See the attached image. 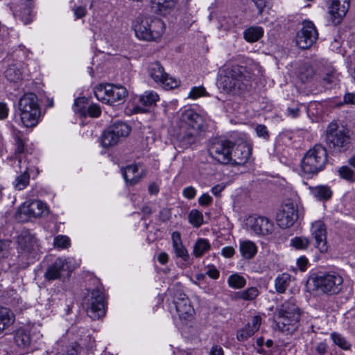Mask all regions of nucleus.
<instances>
[{
  "mask_svg": "<svg viewBox=\"0 0 355 355\" xmlns=\"http://www.w3.org/2000/svg\"><path fill=\"white\" fill-rule=\"evenodd\" d=\"M204 123L202 116L192 109L185 110L179 114L175 136L182 148L195 143Z\"/></svg>",
  "mask_w": 355,
  "mask_h": 355,
  "instance_id": "obj_1",
  "label": "nucleus"
},
{
  "mask_svg": "<svg viewBox=\"0 0 355 355\" xmlns=\"http://www.w3.org/2000/svg\"><path fill=\"white\" fill-rule=\"evenodd\" d=\"M252 78L250 69L243 66H224L219 71L217 87L219 89H243L247 87Z\"/></svg>",
  "mask_w": 355,
  "mask_h": 355,
  "instance_id": "obj_2",
  "label": "nucleus"
},
{
  "mask_svg": "<svg viewBox=\"0 0 355 355\" xmlns=\"http://www.w3.org/2000/svg\"><path fill=\"white\" fill-rule=\"evenodd\" d=\"M132 27L139 39L153 41L161 37L165 30V24L159 18L141 15L133 21Z\"/></svg>",
  "mask_w": 355,
  "mask_h": 355,
  "instance_id": "obj_3",
  "label": "nucleus"
},
{
  "mask_svg": "<svg viewBox=\"0 0 355 355\" xmlns=\"http://www.w3.org/2000/svg\"><path fill=\"white\" fill-rule=\"evenodd\" d=\"M278 320L277 325L279 329L287 334H291L298 328L300 311L298 306L292 300L284 302L277 309Z\"/></svg>",
  "mask_w": 355,
  "mask_h": 355,
  "instance_id": "obj_4",
  "label": "nucleus"
},
{
  "mask_svg": "<svg viewBox=\"0 0 355 355\" xmlns=\"http://www.w3.org/2000/svg\"><path fill=\"white\" fill-rule=\"evenodd\" d=\"M327 162V149L321 144H315L306 153L300 166L306 174H316L324 168Z\"/></svg>",
  "mask_w": 355,
  "mask_h": 355,
  "instance_id": "obj_5",
  "label": "nucleus"
},
{
  "mask_svg": "<svg viewBox=\"0 0 355 355\" xmlns=\"http://www.w3.org/2000/svg\"><path fill=\"white\" fill-rule=\"evenodd\" d=\"M326 143L332 153L346 151L350 144V136L344 127L331 123L326 130Z\"/></svg>",
  "mask_w": 355,
  "mask_h": 355,
  "instance_id": "obj_6",
  "label": "nucleus"
},
{
  "mask_svg": "<svg viewBox=\"0 0 355 355\" xmlns=\"http://www.w3.org/2000/svg\"><path fill=\"white\" fill-rule=\"evenodd\" d=\"M313 282L314 287L323 293L336 295L342 291L343 278L336 272H328L318 275Z\"/></svg>",
  "mask_w": 355,
  "mask_h": 355,
  "instance_id": "obj_7",
  "label": "nucleus"
},
{
  "mask_svg": "<svg viewBox=\"0 0 355 355\" xmlns=\"http://www.w3.org/2000/svg\"><path fill=\"white\" fill-rule=\"evenodd\" d=\"M233 144L230 141L216 139L209 143L208 152L218 162L227 164L231 162L230 153Z\"/></svg>",
  "mask_w": 355,
  "mask_h": 355,
  "instance_id": "obj_8",
  "label": "nucleus"
},
{
  "mask_svg": "<svg viewBox=\"0 0 355 355\" xmlns=\"http://www.w3.org/2000/svg\"><path fill=\"white\" fill-rule=\"evenodd\" d=\"M148 73L160 86L168 89H177L180 86V80L165 73L164 67L159 62H153L149 64Z\"/></svg>",
  "mask_w": 355,
  "mask_h": 355,
  "instance_id": "obj_9",
  "label": "nucleus"
},
{
  "mask_svg": "<svg viewBox=\"0 0 355 355\" xmlns=\"http://www.w3.org/2000/svg\"><path fill=\"white\" fill-rule=\"evenodd\" d=\"M18 252L21 255L34 257L40 250L37 239L29 230H24L21 232L17 238Z\"/></svg>",
  "mask_w": 355,
  "mask_h": 355,
  "instance_id": "obj_10",
  "label": "nucleus"
},
{
  "mask_svg": "<svg viewBox=\"0 0 355 355\" xmlns=\"http://www.w3.org/2000/svg\"><path fill=\"white\" fill-rule=\"evenodd\" d=\"M318 33L311 21H304L296 36V44L302 49L310 48L318 40Z\"/></svg>",
  "mask_w": 355,
  "mask_h": 355,
  "instance_id": "obj_11",
  "label": "nucleus"
},
{
  "mask_svg": "<svg viewBox=\"0 0 355 355\" xmlns=\"http://www.w3.org/2000/svg\"><path fill=\"white\" fill-rule=\"evenodd\" d=\"M246 226L259 236L270 235L275 230L274 223L265 216H250L247 218Z\"/></svg>",
  "mask_w": 355,
  "mask_h": 355,
  "instance_id": "obj_12",
  "label": "nucleus"
},
{
  "mask_svg": "<svg viewBox=\"0 0 355 355\" xmlns=\"http://www.w3.org/2000/svg\"><path fill=\"white\" fill-rule=\"evenodd\" d=\"M48 208L43 202L37 200H30L21 205L18 214L20 218H22V216H25L22 220H27L31 218L42 217L44 214H48Z\"/></svg>",
  "mask_w": 355,
  "mask_h": 355,
  "instance_id": "obj_13",
  "label": "nucleus"
},
{
  "mask_svg": "<svg viewBox=\"0 0 355 355\" xmlns=\"http://www.w3.org/2000/svg\"><path fill=\"white\" fill-rule=\"evenodd\" d=\"M298 218V211L296 203L287 200L282 209L277 214V222L282 228L291 227Z\"/></svg>",
  "mask_w": 355,
  "mask_h": 355,
  "instance_id": "obj_14",
  "label": "nucleus"
},
{
  "mask_svg": "<svg viewBox=\"0 0 355 355\" xmlns=\"http://www.w3.org/2000/svg\"><path fill=\"white\" fill-rule=\"evenodd\" d=\"M87 314L92 320L99 319L105 314V296L98 290L92 292L87 307Z\"/></svg>",
  "mask_w": 355,
  "mask_h": 355,
  "instance_id": "obj_15",
  "label": "nucleus"
},
{
  "mask_svg": "<svg viewBox=\"0 0 355 355\" xmlns=\"http://www.w3.org/2000/svg\"><path fill=\"white\" fill-rule=\"evenodd\" d=\"M311 234L314 241V247L320 253H327L329 250L327 239V231L324 223L322 220H317L312 223Z\"/></svg>",
  "mask_w": 355,
  "mask_h": 355,
  "instance_id": "obj_16",
  "label": "nucleus"
},
{
  "mask_svg": "<svg viewBox=\"0 0 355 355\" xmlns=\"http://www.w3.org/2000/svg\"><path fill=\"white\" fill-rule=\"evenodd\" d=\"M96 98L103 103L109 105L121 104L128 96L127 90H94Z\"/></svg>",
  "mask_w": 355,
  "mask_h": 355,
  "instance_id": "obj_17",
  "label": "nucleus"
},
{
  "mask_svg": "<svg viewBox=\"0 0 355 355\" xmlns=\"http://www.w3.org/2000/svg\"><path fill=\"white\" fill-rule=\"evenodd\" d=\"M349 8V0H331L329 14L334 25L339 24L346 15Z\"/></svg>",
  "mask_w": 355,
  "mask_h": 355,
  "instance_id": "obj_18",
  "label": "nucleus"
},
{
  "mask_svg": "<svg viewBox=\"0 0 355 355\" xmlns=\"http://www.w3.org/2000/svg\"><path fill=\"white\" fill-rule=\"evenodd\" d=\"M251 155V147L245 142H241L233 145L231 149L230 164L243 165L247 162Z\"/></svg>",
  "mask_w": 355,
  "mask_h": 355,
  "instance_id": "obj_19",
  "label": "nucleus"
},
{
  "mask_svg": "<svg viewBox=\"0 0 355 355\" xmlns=\"http://www.w3.org/2000/svg\"><path fill=\"white\" fill-rule=\"evenodd\" d=\"M173 304L180 319L189 320L192 317L194 309L185 294L182 293H178L174 297Z\"/></svg>",
  "mask_w": 355,
  "mask_h": 355,
  "instance_id": "obj_20",
  "label": "nucleus"
},
{
  "mask_svg": "<svg viewBox=\"0 0 355 355\" xmlns=\"http://www.w3.org/2000/svg\"><path fill=\"white\" fill-rule=\"evenodd\" d=\"M20 119L25 127H35L39 121L41 116L40 107H19Z\"/></svg>",
  "mask_w": 355,
  "mask_h": 355,
  "instance_id": "obj_21",
  "label": "nucleus"
},
{
  "mask_svg": "<svg viewBox=\"0 0 355 355\" xmlns=\"http://www.w3.org/2000/svg\"><path fill=\"white\" fill-rule=\"evenodd\" d=\"M66 261L62 258H58L51 265H50L45 273L44 277L48 281H53L60 279L61 272L65 270Z\"/></svg>",
  "mask_w": 355,
  "mask_h": 355,
  "instance_id": "obj_22",
  "label": "nucleus"
},
{
  "mask_svg": "<svg viewBox=\"0 0 355 355\" xmlns=\"http://www.w3.org/2000/svg\"><path fill=\"white\" fill-rule=\"evenodd\" d=\"M171 239L173 251L176 257L181 258L184 261H187L189 259V254L182 244L180 233L179 232H173L171 235Z\"/></svg>",
  "mask_w": 355,
  "mask_h": 355,
  "instance_id": "obj_23",
  "label": "nucleus"
},
{
  "mask_svg": "<svg viewBox=\"0 0 355 355\" xmlns=\"http://www.w3.org/2000/svg\"><path fill=\"white\" fill-rule=\"evenodd\" d=\"M123 176L126 182L130 184H135L143 177V172L139 171L136 165H129L122 169Z\"/></svg>",
  "mask_w": 355,
  "mask_h": 355,
  "instance_id": "obj_24",
  "label": "nucleus"
},
{
  "mask_svg": "<svg viewBox=\"0 0 355 355\" xmlns=\"http://www.w3.org/2000/svg\"><path fill=\"white\" fill-rule=\"evenodd\" d=\"M23 64L20 62H13L5 71V76L10 82L17 83L22 78Z\"/></svg>",
  "mask_w": 355,
  "mask_h": 355,
  "instance_id": "obj_25",
  "label": "nucleus"
},
{
  "mask_svg": "<svg viewBox=\"0 0 355 355\" xmlns=\"http://www.w3.org/2000/svg\"><path fill=\"white\" fill-rule=\"evenodd\" d=\"M15 320V316L11 310L0 306V334L11 326Z\"/></svg>",
  "mask_w": 355,
  "mask_h": 355,
  "instance_id": "obj_26",
  "label": "nucleus"
},
{
  "mask_svg": "<svg viewBox=\"0 0 355 355\" xmlns=\"http://www.w3.org/2000/svg\"><path fill=\"white\" fill-rule=\"evenodd\" d=\"M15 342L19 348L28 349L31 343L29 331L23 328L17 329L15 334Z\"/></svg>",
  "mask_w": 355,
  "mask_h": 355,
  "instance_id": "obj_27",
  "label": "nucleus"
},
{
  "mask_svg": "<svg viewBox=\"0 0 355 355\" xmlns=\"http://www.w3.org/2000/svg\"><path fill=\"white\" fill-rule=\"evenodd\" d=\"M239 250L244 259H250L257 252V248L255 243L251 241H240Z\"/></svg>",
  "mask_w": 355,
  "mask_h": 355,
  "instance_id": "obj_28",
  "label": "nucleus"
},
{
  "mask_svg": "<svg viewBox=\"0 0 355 355\" xmlns=\"http://www.w3.org/2000/svg\"><path fill=\"white\" fill-rule=\"evenodd\" d=\"M322 87L327 89L336 88L340 87L339 74L335 71L331 70L327 72L322 78Z\"/></svg>",
  "mask_w": 355,
  "mask_h": 355,
  "instance_id": "obj_29",
  "label": "nucleus"
},
{
  "mask_svg": "<svg viewBox=\"0 0 355 355\" xmlns=\"http://www.w3.org/2000/svg\"><path fill=\"white\" fill-rule=\"evenodd\" d=\"M311 194L320 200H329L332 196L331 189L326 185L310 187Z\"/></svg>",
  "mask_w": 355,
  "mask_h": 355,
  "instance_id": "obj_30",
  "label": "nucleus"
},
{
  "mask_svg": "<svg viewBox=\"0 0 355 355\" xmlns=\"http://www.w3.org/2000/svg\"><path fill=\"white\" fill-rule=\"evenodd\" d=\"M152 8L156 9L160 14L165 15L174 6V0H151Z\"/></svg>",
  "mask_w": 355,
  "mask_h": 355,
  "instance_id": "obj_31",
  "label": "nucleus"
},
{
  "mask_svg": "<svg viewBox=\"0 0 355 355\" xmlns=\"http://www.w3.org/2000/svg\"><path fill=\"white\" fill-rule=\"evenodd\" d=\"M291 276L288 273H282L278 275L275 280V288L279 293H284L289 286Z\"/></svg>",
  "mask_w": 355,
  "mask_h": 355,
  "instance_id": "obj_32",
  "label": "nucleus"
},
{
  "mask_svg": "<svg viewBox=\"0 0 355 355\" xmlns=\"http://www.w3.org/2000/svg\"><path fill=\"white\" fill-rule=\"evenodd\" d=\"M40 107L37 95L33 92H27L21 96L19 101V107Z\"/></svg>",
  "mask_w": 355,
  "mask_h": 355,
  "instance_id": "obj_33",
  "label": "nucleus"
},
{
  "mask_svg": "<svg viewBox=\"0 0 355 355\" xmlns=\"http://www.w3.org/2000/svg\"><path fill=\"white\" fill-rule=\"evenodd\" d=\"M263 35V30L260 26H251L247 28L244 33V38L249 42H254L259 40Z\"/></svg>",
  "mask_w": 355,
  "mask_h": 355,
  "instance_id": "obj_34",
  "label": "nucleus"
},
{
  "mask_svg": "<svg viewBox=\"0 0 355 355\" xmlns=\"http://www.w3.org/2000/svg\"><path fill=\"white\" fill-rule=\"evenodd\" d=\"M119 141V139L113 134V130L110 128L104 131L101 136V144L104 148L112 147Z\"/></svg>",
  "mask_w": 355,
  "mask_h": 355,
  "instance_id": "obj_35",
  "label": "nucleus"
},
{
  "mask_svg": "<svg viewBox=\"0 0 355 355\" xmlns=\"http://www.w3.org/2000/svg\"><path fill=\"white\" fill-rule=\"evenodd\" d=\"M210 248V244L207 239H199L193 245V254L196 258L201 257L209 250Z\"/></svg>",
  "mask_w": 355,
  "mask_h": 355,
  "instance_id": "obj_36",
  "label": "nucleus"
},
{
  "mask_svg": "<svg viewBox=\"0 0 355 355\" xmlns=\"http://www.w3.org/2000/svg\"><path fill=\"white\" fill-rule=\"evenodd\" d=\"M159 97L158 94L150 90L146 91L144 94L141 95L139 101L143 105L150 107L155 105L156 102L159 101Z\"/></svg>",
  "mask_w": 355,
  "mask_h": 355,
  "instance_id": "obj_37",
  "label": "nucleus"
},
{
  "mask_svg": "<svg viewBox=\"0 0 355 355\" xmlns=\"http://www.w3.org/2000/svg\"><path fill=\"white\" fill-rule=\"evenodd\" d=\"M110 128L113 130V134H115L119 139L127 137L130 132V127L123 122L115 123Z\"/></svg>",
  "mask_w": 355,
  "mask_h": 355,
  "instance_id": "obj_38",
  "label": "nucleus"
},
{
  "mask_svg": "<svg viewBox=\"0 0 355 355\" xmlns=\"http://www.w3.org/2000/svg\"><path fill=\"white\" fill-rule=\"evenodd\" d=\"M227 283L230 287L235 289H240L245 286L246 280L239 274H233L228 277Z\"/></svg>",
  "mask_w": 355,
  "mask_h": 355,
  "instance_id": "obj_39",
  "label": "nucleus"
},
{
  "mask_svg": "<svg viewBox=\"0 0 355 355\" xmlns=\"http://www.w3.org/2000/svg\"><path fill=\"white\" fill-rule=\"evenodd\" d=\"M28 167H25V171L16 178L15 187L17 190H22L26 187L29 183L30 176L27 171Z\"/></svg>",
  "mask_w": 355,
  "mask_h": 355,
  "instance_id": "obj_40",
  "label": "nucleus"
},
{
  "mask_svg": "<svg viewBox=\"0 0 355 355\" xmlns=\"http://www.w3.org/2000/svg\"><path fill=\"white\" fill-rule=\"evenodd\" d=\"M88 103V99L85 97H78L75 99L73 110L81 116H87L85 105Z\"/></svg>",
  "mask_w": 355,
  "mask_h": 355,
  "instance_id": "obj_41",
  "label": "nucleus"
},
{
  "mask_svg": "<svg viewBox=\"0 0 355 355\" xmlns=\"http://www.w3.org/2000/svg\"><path fill=\"white\" fill-rule=\"evenodd\" d=\"M189 221L195 227H199L203 223L202 214L197 209H192L189 214Z\"/></svg>",
  "mask_w": 355,
  "mask_h": 355,
  "instance_id": "obj_42",
  "label": "nucleus"
},
{
  "mask_svg": "<svg viewBox=\"0 0 355 355\" xmlns=\"http://www.w3.org/2000/svg\"><path fill=\"white\" fill-rule=\"evenodd\" d=\"M259 291L255 287H250L247 290L237 293V298L244 300H253L258 295Z\"/></svg>",
  "mask_w": 355,
  "mask_h": 355,
  "instance_id": "obj_43",
  "label": "nucleus"
},
{
  "mask_svg": "<svg viewBox=\"0 0 355 355\" xmlns=\"http://www.w3.org/2000/svg\"><path fill=\"white\" fill-rule=\"evenodd\" d=\"M255 331L250 328V324H248L237 331L236 338L239 341H245L252 337Z\"/></svg>",
  "mask_w": 355,
  "mask_h": 355,
  "instance_id": "obj_44",
  "label": "nucleus"
},
{
  "mask_svg": "<svg viewBox=\"0 0 355 355\" xmlns=\"http://www.w3.org/2000/svg\"><path fill=\"white\" fill-rule=\"evenodd\" d=\"M338 171L341 178L349 182H355V173L349 167L347 166H342Z\"/></svg>",
  "mask_w": 355,
  "mask_h": 355,
  "instance_id": "obj_45",
  "label": "nucleus"
},
{
  "mask_svg": "<svg viewBox=\"0 0 355 355\" xmlns=\"http://www.w3.org/2000/svg\"><path fill=\"white\" fill-rule=\"evenodd\" d=\"M291 242V245L297 250H305L310 244L309 239L306 237H295Z\"/></svg>",
  "mask_w": 355,
  "mask_h": 355,
  "instance_id": "obj_46",
  "label": "nucleus"
},
{
  "mask_svg": "<svg viewBox=\"0 0 355 355\" xmlns=\"http://www.w3.org/2000/svg\"><path fill=\"white\" fill-rule=\"evenodd\" d=\"M53 245L61 249L68 248L70 246V239L64 235L56 236L53 239Z\"/></svg>",
  "mask_w": 355,
  "mask_h": 355,
  "instance_id": "obj_47",
  "label": "nucleus"
},
{
  "mask_svg": "<svg viewBox=\"0 0 355 355\" xmlns=\"http://www.w3.org/2000/svg\"><path fill=\"white\" fill-rule=\"evenodd\" d=\"M331 338L334 343L343 349L349 348L350 345L345 340V338L340 334L334 332L331 334Z\"/></svg>",
  "mask_w": 355,
  "mask_h": 355,
  "instance_id": "obj_48",
  "label": "nucleus"
},
{
  "mask_svg": "<svg viewBox=\"0 0 355 355\" xmlns=\"http://www.w3.org/2000/svg\"><path fill=\"white\" fill-rule=\"evenodd\" d=\"M315 74V71L313 67H311L309 64H305L300 71V78L302 80L304 79V78H309L313 76Z\"/></svg>",
  "mask_w": 355,
  "mask_h": 355,
  "instance_id": "obj_49",
  "label": "nucleus"
},
{
  "mask_svg": "<svg viewBox=\"0 0 355 355\" xmlns=\"http://www.w3.org/2000/svg\"><path fill=\"white\" fill-rule=\"evenodd\" d=\"M87 115L91 117H98L101 115V110L98 105L92 104L88 107H86Z\"/></svg>",
  "mask_w": 355,
  "mask_h": 355,
  "instance_id": "obj_50",
  "label": "nucleus"
},
{
  "mask_svg": "<svg viewBox=\"0 0 355 355\" xmlns=\"http://www.w3.org/2000/svg\"><path fill=\"white\" fill-rule=\"evenodd\" d=\"M255 131L258 137H263L265 139H268L269 138V132L265 125H257L255 127Z\"/></svg>",
  "mask_w": 355,
  "mask_h": 355,
  "instance_id": "obj_51",
  "label": "nucleus"
},
{
  "mask_svg": "<svg viewBox=\"0 0 355 355\" xmlns=\"http://www.w3.org/2000/svg\"><path fill=\"white\" fill-rule=\"evenodd\" d=\"M10 244V241L0 240V259L6 257L8 254Z\"/></svg>",
  "mask_w": 355,
  "mask_h": 355,
  "instance_id": "obj_52",
  "label": "nucleus"
},
{
  "mask_svg": "<svg viewBox=\"0 0 355 355\" xmlns=\"http://www.w3.org/2000/svg\"><path fill=\"white\" fill-rule=\"evenodd\" d=\"M259 10V14L261 15L264 8L269 3L270 0H251Z\"/></svg>",
  "mask_w": 355,
  "mask_h": 355,
  "instance_id": "obj_53",
  "label": "nucleus"
},
{
  "mask_svg": "<svg viewBox=\"0 0 355 355\" xmlns=\"http://www.w3.org/2000/svg\"><path fill=\"white\" fill-rule=\"evenodd\" d=\"M183 196L188 199H193L196 194V190L193 187H187L182 191Z\"/></svg>",
  "mask_w": 355,
  "mask_h": 355,
  "instance_id": "obj_54",
  "label": "nucleus"
},
{
  "mask_svg": "<svg viewBox=\"0 0 355 355\" xmlns=\"http://www.w3.org/2000/svg\"><path fill=\"white\" fill-rule=\"evenodd\" d=\"M250 324V328H252L255 332H257L261 326V318L259 315H254L252 319Z\"/></svg>",
  "mask_w": 355,
  "mask_h": 355,
  "instance_id": "obj_55",
  "label": "nucleus"
},
{
  "mask_svg": "<svg viewBox=\"0 0 355 355\" xmlns=\"http://www.w3.org/2000/svg\"><path fill=\"white\" fill-rule=\"evenodd\" d=\"M327 351V345L324 342L318 343L315 347V352L318 355H324Z\"/></svg>",
  "mask_w": 355,
  "mask_h": 355,
  "instance_id": "obj_56",
  "label": "nucleus"
},
{
  "mask_svg": "<svg viewBox=\"0 0 355 355\" xmlns=\"http://www.w3.org/2000/svg\"><path fill=\"white\" fill-rule=\"evenodd\" d=\"M211 197L207 193L202 194L198 199V202L202 206H207L211 204Z\"/></svg>",
  "mask_w": 355,
  "mask_h": 355,
  "instance_id": "obj_57",
  "label": "nucleus"
},
{
  "mask_svg": "<svg viewBox=\"0 0 355 355\" xmlns=\"http://www.w3.org/2000/svg\"><path fill=\"white\" fill-rule=\"evenodd\" d=\"M80 350V346L79 344L75 343L69 346L67 355H77Z\"/></svg>",
  "mask_w": 355,
  "mask_h": 355,
  "instance_id": "obj_58",
  "label": "nucleus"
},
{
  "mask_svg": "<svg viewBox=\"0 0 355 355\" xmlns=\"http://www.w3.org/2000/svg\"><path fill=\"white\" fill-rule=\"evenodd\" d=\"M9 109L5 103L0 102V120L6 119L8 116Z\"/></svg>",
  "mask_w": 355,
  "mask_h": 355,
  "instance_id": "obj_59",
  "label": "nucleus"
},
{
  "mask_svg": "<svg viewBox=\"0 0 355 355\" xmlns=\"http://www.w3.org/2000/svg\"><path fill=\"white\" fill-rule=\"evenodd\" d=\"M235 253V250L233 247L227 246L221 250V254L226 258H231Z\"/></svg>",
  "mask_w": 355,
  "mask_h": 355,
  "instance_id": "obj_60",
  "label": "nucleus"
},
{
  "mask_svg": "<svg viewBox=\"0 0 355 355\" xmlns=\"http://www.w3.org/2000/svg\"><path fill=\"white\" fill-rule=\"evenodd\" d=\"M206 95V90H191L188 96L191 98L196 99L200 96H204Z\"/></svg>",
  "mask_w": 355,
  "mask_h": 355,
  "instance_id": "obj_61",
  "label": "nucleus"
},
{
  "mask_svg": "<svg viewBox=\"0 0 355 355\" xmlns=\"http://www.w3.org/2000/svg\"><path fill=\"white\" fill-rule=\"evenodd\" d=\"M206 273L214 279H217L219 277V271L215 267L209 268Z\"/></svg>",
  "mask_w": 355,
  "mask_h": 355,
  "instance_id": "obj_62",
  "label": "nucleus"
},
{
  "mask_svg": "<svg viewBox=\"0 0 355 355\" xmlns=\"http://www.w3.org/2000/svg\"><path fill=\"white\" fill-rule=\"evenodd\" d=\"M344 103L347 104L355 105V94L347 93L344 97Z\"/></svg>",
  "mask_w": 355,
  "mask_h": 355,
  "instance_id": "obj_63",
  "label": "nucleus"
},
{
  "mask_svg": "<svg viewBox=\"0 0 355 355\" xmlns=\"http://www.w3.org/2000/svg\"><path fill=\"white\" fill-rule=\"evenodd\" d=\"M210 355H223V349L218 345H214L210 351Z\"/></svg>",
  "mask_w": 355,
  "mask_h": 355,
  "instance_id": "obj_64",
  "label": "nucleus"
}]
</instances>
